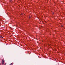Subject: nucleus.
I'll return each mask as SVG.
<instances>
[{
    "label": "nucleus",
    "instance_id": "nucleus-1",
    "mask_svg": "<svg viewBox=\"0 0 65 65\" xmlns=\"http://www.w3.org/2000/svg\"><path fill=\"white\" fill-rule=\"evenodd\" d=\"M2 65H4V60L3 59L2 61Z\"/></svg>",
    "mask_w": 65,
    "mask_h": 65
},
{
    "label": "nucleus",
    "instance_id": "nucleus-2",
    "mask_svg": "<svg viewBox=\"0 0 65 65\" xmlns=\"http://www.w3.org/2000/svg\"><path fill=\"white\" fill-rule=\"evenodd\" d=\"M1 38H3V37H2L1 36Z\"/></svg>",
    "mask_w": 65,
    "mask_h": 65
},
{
    "label": "nucleus",
    "instance_id": "nucleus-3",
    "mask_svg": "<svg viewBox=\"0 0 65 65\" xmlns=\"http://www.w3.org/2000/svg\"><path fill=\"white\" fill-rule=\"evenodd\" d=\"M0 65H1V63H0Z\"/></svg>",
    "mask_w": 65,
    "mask_h": 65
},
{
    "label": "nucleus",
    "instance_id": "nucleus-4",
    "mask_svg": "<svg viewBox=\"0 0 65 65\" xmlns=\"http://www.w3.org/2000/svg\"><path fill=\"white\" fill-rule=\"evenodd\" d=\"M5 65H6V63H5Z\"/></svg>",
    "mask_w": 65,
    "mask_h": 65
},
{
    "label": "nucleus",
    "instance_id": "nucleus-5",
    "mask_svg": "<svg viewBox=\"0 0 65 65\" xmlns=\"http://www.w3.org/2000/svg\"><path fill=\"white\" fill-rule=\"evenodd\" d=\"M53 14H54V13H53Z\"/></svg>",
    "mask_w": 65,
    "mask_h": 65
},
{
    "label": "nucleus",
    "instance_id": "nucleus-6",
    "mask_svg": "<svg viewBox=\"0 0 65 65\" xmlns=\"http://www.w3.org/2000/svg\"><path fill=\"white\" fill-rule=\"evenodd\" d=\"M29 18H30V17H29Z\"/></svg>",
    "mask_w": 65,
    "mask_h": 65
},
{
    "label": "nucleus",
    "instance_id": "nucleus-7",
    "mask_svg": "<svg viewBox=\"0 0 65 65\" xmlns=\"http://www.w3.org/2000/svg\"><path fill=\"white\" fill-rule=\"evenodd\" d=\"M62 27H63V26H62Z\"/></svg>",
    "mask_w": 65,
    "mask_h": 65
}]
</instances>
